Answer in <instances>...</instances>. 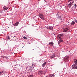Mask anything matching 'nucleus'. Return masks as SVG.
Segmentation results:
<instances>
[{"label": "nucleus", "instance_id": "obj_1", "mask_svg": "<svg viewBox=\"0 0 77 77\" xmlns=\"http://www.w3.org/2000/svg\"><path fill=\"white\" fill-rule=\"evenodd\" d=\"M63 34H60L58 35V36H57V38L58 39H59V41H58V44H60V42H63V40H62V36H63Z\"/></svg>", "mask_w": 77, "mask_h": 77}, {"label": "nucleus", "instance_id": "obj_2", "mask_svg": "<svg viewBox=\"0 0 77 77\" xmlns=\"http://www.w3.org/2000/svg\"><path fill=\"white\" fill-rule=\"evenodd\" d=\"M38 17H39L41 19H42V20H44V15L42 14L39 13L38 15Z\"/></svg>", "mask_w": 77, "mask_h": 77}, {"label": "nucleus", "instance_id": "obj_3", "mask_svg": "<svg viewBox=\"0 0 77 77\" xmlns=\"http://www.w3.org/2000/svg\"><path fill=\"white\" fill-rule=\"evenodd\" d=\"M72 69H77V67L76 66V64H74L72 66Z\"/></svg>", "mask_w": 77, "mask_h": 77}, {"label": "nucleus", "instance_id": "obj_4", "mask_svg": "<svg viewBox=\"0 0 77 77\" xmlns=\"http://www.w3.org/2000/svg\"><path fill=\"white\" fill-rule=\"evenodd\" d=\"M69 29V28H64V30L63 31V32H66Z\"/></svg>", "mask_w": 77, "mask_h": 77}, {"label": "nucleus", "instance_id": "obj_5", "mask_svg": "<svg viewBox=\"0 0 77 77\" xmlns=\"http://www.w3.org/2000/svg\"><path fill=\"white\" fill-rule=\"evenodd\" d=\"M49 77H55V75L54 74H50L49 75Z\"/></svg>", "mask_w": 77, "mask_h": 77}, {"label": "nucleus", "instance_id": "obj_6", "mask_svg": "<svg viewBox=\"0 0 77 77\" xmlns=\"http://www.w3.org/2000/svg\"><path fill=\"white\" fill-rule=\"evenodd\" d=\"M19 24V22H16V23H14V24H13L14 26H17Z\"/></svg>", "mask_w": 77, "mask_h": 77}, {"label": "nucleus", "instance_id": "obj_7", "mask_svg": "<svg viewBox=\"0 0 77 77\" xmlns=\"http://www.w3.org/2000/svg\"><path fill=\"white\" fill-rule=\"evenodd\" d=\"M73 63L74 64L77 65V59L74 60Z\"/></svg>", "mask_w": 77, "mask_h": 77}, {"label": "nucleus", "instance_id": "obj_8", "mask_svg": "<svg viewBox=\"0 0 77 77\" xmlns=\"http://www.w3.org/2000/svg\"><path fill=\"white\" fill-rule=\"evenodd\" d=\"M48 44L49 45H50V46H53L54 44V43H53L52 42H51L50 43H49Z\"/></svg>", "mask_w": 77, "mask_h": 77}, {"label": "nucleus", "instance_id": "obj_9", "mask_svg": "<svg viewBox=\"0 0 77 77\" xmlns=\"http://www.w3.org/2000/svg\"><path fill=\"white\" fill-rule=\"evenodd\" d=\"M8 9V8L4 6L3 8L4 11H6V10H7Z\"/></svg>", "mask_w": 77, "mask_h": 77}, {"label": "nucleus", "instance_id": "obj_10", "mask_svg": "<svg viewBox=\"0 0 77 77\" xmlns=\"http://www.w3.org/2000/svg\"><path fill=\"white\" fill-rule=\"evenodd\" d=\"M71 25H74L75 24V22L74 21H72V22L71 23Z\"/></svg>", "mask_w": 77, "mask_h": 77}, {"label": "nucleus", "instance_id": "obj_11", "mask_svg": "<svg viewBox=\"0 0 77 77\" xmlns=\"http://www.w3.org/2000/svg\"><path fill=\"white\" fill-rule=\"evenodd\" d=\"M69 57H65L64 59L65 60H68V58Z\"/></svg>", "mask_w": 77, "mask_h": 77}, {"label": "nucleus", "instance_id": "obj_12", "mask_svg": "<svg viewBox=\"0 0 77 77\" xmlns=\"http://www.w3.org/2000/svg\"><path fill=\"white\" fill-rule=\"evenodd\" d=\"M54 57H55V54H54L51 56V58H54Z\"/></svg>", "mask_w": 77, "mask_h": 77}, {"label": "nucleus", "instance_id": "obj_13", "mask_svg": "<svg viewBox=\"0 0 77 77\" xmlns=\"http://www.w3.org/2000/svg\"><path fill=\"white\" fill-rule=\"evenodd\" d=\"M3 58L5 59H7L8 58V57L6 56H4L3 57Z\"/></svg>", "mask_w": 77, "mask_h": 77}, {"label": "nucleus", "instance_id": "obj_14", "mask_svg": "<svg viewBox=\"0 0 77 77\" xmlns=\"http://www.w3.org/2000/svg\"><path fill=\"white\" fill-rule=\"evenodd\" d=\"M49 29H50V30H53V28L52 26H49Z\"/></svg>", "mask_w": 77, "mask_h": 77}, {"label": "nucleus", "instance_id": "obj_15", "mask_svg": "<svg viewBox=\"0 0 77 77\" xmlns=\"http://www.w3.org/2000/svg\"><path fill=\"white\" fill-rule=\"evenodd\" d=\"M72 5V4H69L68 6L69 8H70L71 7V6Z\"/></svg>", "mask_w": 77, "mask_h": 77}, {"label": "nucleus", "instance_id": "obj_16", "mask_svg": "<svg viewBox=\"0 0 77 77\" xmlns=\"http://www.w3.org/2000/svg\"><path fill=\"white\" fill-rule=\"evenodd\" d=\"M45 27L48 29L50 28V26H46Z\"/></svg>", "mask_w": 77, "mask_h": 77}, {"label": "nucleus", "instance_id": "obj_17", "mask_svg": "<svg viewBox=\"0 0 77 77\" xmlns=\"http://www.w3.org/2000/svg\"><path fill=\"white\" fill-rule=\"evenodd\" d=\"M6 38L7 39H10L9 36L8 35L6 36Z\"/></svg>", "mask_w": 77, "mask_h": 77}, {"label": "nucleus", "instance_id": "obj_18", "mask_svg": "<svg viewBox=\"0 0 77 77\" xmlns=\"http://www.w3.org/2000/svg\"><path fill=\"white\" fill-rule=\"evenodd\" d=\"M46 62L44 63L43 64H42V66H44L45 65V64H46Z\"/></svg>", "mask_w": 77, "mask_h": 77}, {"label": "nucleus", "instance_id": "obj_19", "mask_svg": "<svg viewBox=\"0 0 77 77\" xmlns=\"http://www.w3.org/2000/svg\"><path fill=\"white\" fill-rule=\"evenodd\" d=\"M3 73V74H4L5 75V74L6 73V72H5V71H2V72Z\"/></svg>", "mask_w": 77, "mask_h": 77}, {"label": "nucleus", "instance_id": "obj_20", "mask_svg": "<svg viewBox=\"0 0 77 77\" xmlns=\"http://www.w3.org/2000/svg\"><path fill=\"white\" fill-rule=\"evenodd\" d=\"M3 75V73H2V72H0V75Z\"/></svg>", "mask_w": 77, "mask_h": 77}, {"label": "nucleus", "instance_id": "obj_21", "mask_svg": "<svg viewBox=\"0 0 77 77\" xmlns=\"http://www.w3.org/2000/svg\"><path fill=\"white\" fill-rule=\"evenodd\" d=\"M39 72H40V74L43 73V71H40Z\"/></svg>", "mask_w": 77, "mask_h": 77}, {"label": "nucleus", "instance_id": "obj_22", "mask_svg": "<svg viewBox=\"0 0 77 77\" xmlns=\"http://www.w3.org/2000/svg\"><path fill=\"white\" fill-rule=\"evenodd\" d=\"M23 38L25 39H27V38H26L25 36Z\"/></svg>", "mask_w": 77, "mask_h": 77}, {"label": "nucleus", "instance_id": "obj_23", "mask_svg": "<svg viewBox=\"0 0 77 77\" xmlns=\"http://www.w3.org/2000/svg\"><path fill=\"white\" fill-rule=\"evenodd\" d=\"M75 21L76 22V23H77V20H75Z\"/></svg>", "mask_w": 77, "mask_h": 77}, {"label": "nucleus", "instance_id": "obj_24", "mask_svg": "<svg viewBox=\"0 0 77 77\" xmlns=\"http://www.w3.org/2000/svg\"><path fill=\"white\" fill-rule=\"evenodd\" d=\"M74 6L75 7H77V5H76V4H75Z\"/></svg>", "mask_w": 77, "mask_h": 77}, {"label": "nucleus", "instance_id": "obj_25", "mask_svg": "<svg viewBox=\"0 0 77 77\" xmlns=\"http://www.w3.org/2000/svg\"><path fill=\"white\" fill-rule=\"evenodd\" d=\"M32 76H33V75H30V76H29V77H32Z\"/></svg>", "mask_w": 77, "mask_h": 77}, {"label": "nucleus", "instance_id": "obj_26", "mask_svg": "<svg viewBox=\"0 0 77 77\" xmlns=\"http://www.w3.org/2000/svg\"><path fill=\"white\" fill-rule=\"evenodd\" d=\"M45 77H49V76L48 77L47 76H46Z\"/></svg>", "mask_w": 77, "mask_h": 77}, {"label": "nucleus", "instance_id": "obj_27", "mask_svg": "<svg viewBox=\"0 0 77 77\" xmlns=\"http://www.w3.org/2000/svg\"><path fill=\"white\" fill-rule=\"evenodd\" d=\"M59 14V13H58L57 14Z\"/></svg>", "mask_w": 77, "mask_h": 77}, {"label": "nucleus", "instance_id": "obj_28", "mask_svg": "<svg viewBox=\"0 0 77 77\" xmlns=\"http://www.w3.org/2000/svg\"><path fill=\"white\" fill-rule=\"evenodd\" d=\"M70 1H72V0H70Z\"/></svg>", "mask_w": 77, "mask_h": 77}, {"label": "nucleus", "instance_id": "obj_29", "mask_svg": "<svg viewBox=\"0 0 77 77\" xmlns=\"http://www.w3.org/2000/svg\"><path fill=\"white\" fill-rule=\"evenodd\" d=\"M31 71H32V69H31Z\"/></svg>", "mask_w": 77, "mask_h": 77}]
</instances>
